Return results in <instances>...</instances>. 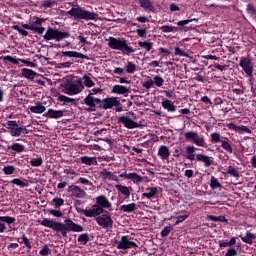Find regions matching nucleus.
<instances>
[{
  "instance_id": "obj_1",
  "label": "nucleus",
  "mask_w": 256,
  "mask_h": 256,
  "mask_svg": "<svg viewBox=\"0 0 256 256\" xmlns=\"http://www.w3.org/2000/svg\"><path fill=\"white\" fill-rule=\"evenodd\" d=\"M40 225L48 227L49 229L56 231V233H61L62 237H67V233H70V231L73 233H82L83 231V226L76 224L69 218L65 219L64 223L45 218L41 221Z\"/></svg>"
},
{
  "instance_id": "obj_2",
  "label": "nucleus",
  "mask_w": 256,
  "mask_h": 256,
  "mask_svg": "<svg viewBox=\"0 0 256 256\" xmlns=\"http://www.w3.org/2000/svg\"><path fill=\"white\" fill-rule=\"evenodd\" d=\"M112 205L109 198L105 195H100L96 198V204L92 205L90 209H82L76 207L77 213H82L85 217H99L105 213V209H111Z\"/></svg>"
},
{
  "instance_id": "obj_3",
  "label": "nucleus",
  "mask_w": 256,
  "mask_h": 256,
  "mask_svg": "<svg viewBox=\"0 0 256 256\" xmlns=\"http://www.w3.org/2000/svg\"><path fill=\"white\" fill-rule=\"evenodd\" d=\"M106 41L108 42V47L110 49L121 51L122 55H131V53H135V50L127 44L125 38L109 37Z\"/></svg>"
},
{
  "instance_id": "obj_4",
  "label": "nucleus",
  "mask_w": 256,
  "mask_h": 256,
  "mask_svg": "<svg viewBox=\"0 0 256 256\" xmlns=\"http://www.w3.org/2000/svg\"><path fill=\"white\" fill-rule=\"evenodd\" d=\"M63 89V93L66 95H79L84 89L85 86L83 85V80L81 78L77 80L67 79L64 83L61 84Z\"/></svg>"
},
{
  "instance_id": "obj_5",
  "label": "nucleus",
  "mask_w": 256,
  "mask_h": 256,
  "mask_svg": "<svg viewBox=\"0 0 256 256\" xmlns=\"http://www.w3.org/2000/svg\"><path fill=\"white\" fill-rule=\"evenodd\" d=\"M67 13L71 17H74V19H84L85 21L97 20V13L87 11L81 7H73Z\"/></svg>"
},
{
  "instance_id": "obj_6",
  "label": "nucleus",
  "mask_w": 256,
  "mask_h": 256,
  "mask_svg": "<svg viewBox=\"0 0 256 256\" xmlns=\"http://www.w3.org/2000/svg\"><path fill=\"white\" fill-rule=\"evenodd\" d=\"M71 34L69 32H63L59 29L48 28L43 36L44 41H56V43H60L63 39H69Z\"/></svg>"
},
{
  "instance_id": "obj_7",
  "label": "nucleus",
  "mask_w": 256,
  "mask_h": 256,
  "mask_svg": "<svg viewBox=\"0 0 256 256\" xmlns=\"http://www.w3.org/2000/svg\"><path fill=\"white\" fill-rule=\"evenodd\" d=\"M43 23H45V19L36 18L34 22L30 24H22L23 29H28L29 31H33V33H38V35H43L45 33V27H43Z\"/></svg>"
},
{
  "instance_id": "obj_8",
  "label": "nucleus",
  "mask_w": 256,
  "mask_h": 256,
  "mask_svg": "<svg viewBox=\"0 0 256 256\" xmlns=\"http://www.w3.org/2000/svg\"><path fill=\"white\" fill-rule=\"evenodd\" d=\"M184 137L186 141H192V143H194V145H197V147L205 146V139L201 137L197 132H194V131L185 132Z\"/></svg>"
},
{
  "instance_id": "obj_9",
  "label": "nucleus",
  "mask_w": 256,
  "mask_h": 256,
  "mask_svg": "<svg viewBox=\"0 0 256 256\" xmlns=\"http://www.w3.org/2000/svg\"><path fill=\"white\" fill-rule=\"evenodd\" d=\"M117 245V249H123L126 251V249H134L139 247L137 243L131 241V238L129 236H122L120 241L115 242Z\"/></svg>"
},
{
  "instance_id": "obj_10",
  "label": "nucleus",
  "mask_w": 256,
  "mask_h": 256,
  "mask_svg": "<svg viewBox=\"0 0 256 256\" xmlns=\"http://www.w3.org/2000/svg\"><path fill=\"white\" fill-rule=\"evenodd\" d=\"M96 223L103 229H111L113 227V219L109 214L96 216Z\"/></svg>"
},
{
  "instance_id": "obj_11",
  "label": "nucleus",
  "mask_w": 256,
  "mask_h": 256,
  "mask_svg": "<svg viewBox=\"0 0 256 256\" xmlns=\"http://www.w3.org/2000/svg\"><path fill=\"white\" fill-rule=\"evenodd\" d=\"M239 65L244 73H246L247 77H253V62H251L249 57H241Z\"/></svg>"
},
{
  "instance_id": "obj_12",
  "label": "nucleus",
  "mask_w": 256,
  "mask_h": 256,
  "mask_svg": "<svg viewBox=\"0 0 256 256\" xmlns=\"http://www.w3.org/2000/svg\"><path fill=\"white\" fill-rule=\"evenodd\" d=\"M121 105V101L117 97H108L101 100L100 107L107 111V109H113V107H119Z\"/></svg>"
},
{
  "instance_id": "obj_13",
  "label": "nucleus",
  "mask_w": 256,
  "mask_h": 256,
  "mask_svg": "<svg viewBox=\"0 0 256 256\" xmlns=\"http://www.w3.org/2000/svg\"><path fill=\"white\" fill-rule=\"evenodd\" d=\"M164 83H165V80L163 79V77L156 75L153 77V80L150 79L144 82L143 87H145V89H153L154 85L155 87H162Z\"/></svg>"
},
{
  "instance_id": "obj_14",
  "label": "nucleus",
  "mask_w": 256,
  "mask_h": 256,
  "mask_svg": "<svg viewBox=\"0 0 256 256\" xmlns=\"http://www.w3.org/2000/svg\"><path fill=\"white\" fill-rule=\"evenodd\" d=\"M68 193H71V197H75L76 199H85L87 192L81 189L79 186L71 185L68 187Z\"/></svg>"
},
{
  "instance_id": "obj_15",
  "label": "nucleus",
  "mask_w": 256,
  "mask_h": 256,
  "mask_svg": "<svg viewBox=\"0 0 256 256\" xmlns=\"http://www.w3.org/2000/svg\"><path fill=\"white\" fill-rule=\"evenodd\" d=\"M83 101H84V105H87L88 107H90V111H95V107H97V105L101 107V99L95 98L91 96V94H88Z\"/></svg>"
},
{
  "instance_id": "obj_16",
  "label": "nucleus",
  "mask_w": 256,
  "mask_h": 256,
  "mask_svg": "<svg viewBox=\"0 0 256 256\" xmlns=\"http://www.w3.org/2000/svg\"><path fill=\"white\" fill-rule=\"evenodd\" d=\"M14 223H15V217L0 216V233H5V231H7V225H9L11 229V225H13Z\"/></svg>"
},
{
  "instance_id": "obj_17",
  "label": "nucleus",
  "mask_w": 256,
  "mask_h": 256,
  "mask_svg": "<svg viewBox=\"0 0 256 256\" xmlns=\"http://www.w3.org/2000/svg\"><path fill=\"white\" fill-rule=\"evenodd\" d=\"M119 123H123L126 129H137L140 127L139 123L131 120L129 116H120L118 118Z\"/></svg>"
},
{
  "instance_id": "obj_18",
  "label": "nucleus",
  "mask_w": 256,
  "mask_h": 256,
  "mask_svg": "<svg viewBox=\"0 0 256 256\" xmlns=\"http://www.w3.org/2000/svg\"><path fill=\"white\" fill-rule=\"evenodd\" d=\"M119 177H121L122 179H127L128 181H132V183H134L135 185H139V183H141V181H143V177H141L140 175H138L135 172L121 173L119 175Z\"/></svg>"
},
{
  "instance_id": "obj_19",
  "label": "nucleus",
  "mask_w": 256,
  "mask_h": 256,
  "mask_svg": "<svg viewBox=\"0 0 256 256\" xmlns=\"http://www.w3.org/2000/svg\"><path fill=\"white\" fill-rule=\"evenodd\" d=\"M65 110H55V109H48L47 113L44 114L45 117L49 119H61V117L65 116Z\"/></svg>"
},
{
  "instance_id": "obj_20",
  "label": "nucleus",
  "mask_w": 256,
  "mask_h": 256,
  "mask_svg": "<svg viewBox=\"0 0 256 256\" xmlns=\"http://www.w3.org/2000/svg\"><path fill=\"white\" fill-rule=\"evenodd\" d=\"M61 57H72L74 59H88L87 55L77 51H62Z\"/></svg>"
},
{
  "instance_id": "obj_21",
  "label": "nucleus",
  "mask_w": 256,
  "mask_h": 256,
  "mask_svg": "<svg viewBox=\"0 0 256 256\" xmlns=\"http://www.w3.org/2000/svg\"><path fill=\"white\" fill-rule=\"evenodd\" d=\"M139 5L148 13H155V6L151 3V0H139Z\"/></svg>"
},
{
  "instance_id": "obj_22",
  "label": "nucleus",
  "mask_w": 256,
  "mask_h": 256,
  "mask_svg": "<svg viewBox=\"0 0 256 256\" xmlns=\"http://www.w3.org/2000/svg\"><path fill=\"white\" fill-rule=\"evenodd\" d=\"M29 130L25 126L17 127L15 130L10 131L12 137H21V135H28Z\"/></svg>"
},
{
  "instance_id": "obj_23",
  "label": "nucleus",
  "mask_w": 256,
  "mask_h": 256,
  "mask_svg": "<svg viewBox=\"0 0 256 256\" xmlns=\"http://www.w3.org/2000/svg\"><path fill=\"white\" fill-rule=\"evenodd\" d=\"M163 109H166V111H168V113H175L177 111V106H175V104H173V102L171 100H164L161 103Z\"/></svg>"
},
{
  "instance_id": "obj_24",
  "label": "nucleus",
  "mask_w": 256,
  "mask_h": 256,
  "mask_svg": "<svg viewBox=\"0 0 256 256\" xmlns=\"http://www.w3.org/2000/svg\"><path fill=\"white\" fill-rule=\"evenodd\" d=\"M195 151H197V148L189 145L186 147V153L183 154V157H186L189 161H195Z\"/></svg>"
},
{
  "instance_id": "obj_25",
  "label": "nucleus",
  "mask_w": 256,
  "mask_h": 256,
  "mask_svg": "<svg viewBox=\"0 0 256 256\" xmlns=\"http://www.w3.org/2000/svg\"><path fill=\"white\" fill-rule=\"evenodd\" d=\"M196 159L201 163H204L205 167H211L213 165V160L211 159V157L205 154L196 155Z\"/></svg>"
},
{
  "instance_id": "obj_26",
  "label": "nucleus",
  "mask_w": 256,
  "mask_h": 256,
  "mask_svg": "<svg viewBox=\"0 0 256 256\" xmlns=\"http://www.w3.org/2000/svg\"><path fill=\"white\" fill-rule=\"evenodd\" d=\"M101 175L103 179H109V181H115L116 183H120L119 178L113 174V172L108 171L107 169H103L101 171Z\"/></svg>"
},
{
  "instance_id": "obj_27",
  "label": "nucleus",
  "mask_w": 256,
  "mask_h": 256,
  "mask_svg": "<svg viewBox=\"0 0 256 256\" xmlns=\"http://www.w3.org/2000/svg\"><path fill=\"white\" fill-rule=\"evenodd\" d=\"M171 152L169 151V147L162 145L158 149V156L161 157L163 160L169 159Z\"/></svg>"
},
{
  "instance_id": "obj_28",
  "label": "nucleus",
  "mask_w": 256,
  "mask_h": 256,
  "mask_svg": "<svg viewBox=\"0 0 256 256\" xmlns=\"http://www.w3.org/2000/svg\"><path fill=\"white\" fill-rule=\"evenodd\" d=\"M115 189H117L119 191V193H121V195H124V197L129 198L131 197V188L121 185V184H117L115 185Z\"/></svg>"
},
{
  "instance_id": "obj_29",
  "label": "nucleus",
  "mask_w": 256,
  "mask_h": 256,
  "mask_svg": "<svg viewBox=\"0 0 256 256\" xmlns=\"http://www.w3.org/2000/svg\"><path fill=\"white\" fill-rule=\"evenodd\" d=\"M47 108L41 104V102H37L35 106L30 107L31 113H36L37 115H41V113H45Z\"/></svg>"
},
{
  "instance_id": "obj_30",
  "label": "nucleus",
  "mask_w": 256,
  "mask_h": 256,
  "mask_svg": "<svg viewBox=\"0 0 256 256\" xmlns=\"http://www.w3.org/2000/svg\"><path fill=\"white\" fill-rule=\"evenodd\" d=\"M91 77H92L91 73H88V74H84L81 78L82 84L84 83L85 87H88L89 89L91 87H95V82L92 81Z\"/></svg>"
},
{
  "instance_id": "obj_31",
  "label": "nucleus",
  "mask_w": 256,
  "mask_h": 256,
  "mask_svg": "<svg viewBox=\"0 0 256 256\" xmlns=\"http://www.w3.org/2000/svg\"><path fill=\"white\" fill-rule=\"evenodd\" d=\"M112 93H116L117 95H125L126 93H129V88L123 85H115L112 88Z\"/></svg>"
},
{
  "instance_id": "obj_32",
  "label": "nucleus",
  "mask_w": 256,
  "mask_h": 256,
  "mask_svg": "<svg viewBox=\"0 0 256 256\" xmlns=\"http://www.w3.org/2000/svg\"><path fill=\"white\" fill-rule=\"evenodd\" d=\"M81 163L84 165H88L91 167V165H97V158L95 157H89V156H82L80 157Z\"/></svg>"
},
{
  "instance_id": "obj_33",
  "label": "nucleus",
  "mask_w": 256,
  "mask_h": 256,
  "mask_svg": "<svg viewBox=\"0 0 256 256\" xmlns=\"http://www.w3.org/2000/svg\"><path fill=\"white\" fill-rule=\"evenodd\" d=\"M146 191L148 192L142 194V197H146V199H153V197L159 193V189H157V187L147 188Z\"/></svg>"
},
{
  "instance_id": "obj_34",
  "label": "nucleus",
  "mask_w": 256,
  "mask_h": 256,
  "mask_svg": "<svg viewBox=\"0 0 256 256\" xmlns=\"http://www.w3.org/2000/svg\"><path fill=\"white\" fill-rule=\"evenodd\" d=\"M35 76H37V72L28 69V68H24L22 69V77H25L26 79H35Z\"/></svg>"
},
{
  "instance_id": "obj_35",
  "label": "nucleus",
  "mask_w": 256,
  "mask_h": 256,
  "mask_svg": "<svg viewBox=\"0 0 256 256\" xmlns=\"http://www.w3.org/2000/svg\"><path fill=\"white\" fill-rule=\"evenodd\" d=\"M135 209H137V204L135 203L120 206V211H123V213H133Z\"/></svg>"
},
{
  "instance_id": "obj_36",
  "label": "nucleus",
  "mask_w": 256,
  "mask_h": 256,
  "mask_svg": "<svg viewBox=\"0 0 256 256\" xmlns=\"http://www.w3.org/2000/svg\"><path fill=\"white\" fill-rule=\"evenodd\" d=\"M256 239L255 234L251 233V232H246V236L243 237L241 236V241H243V243H248V245H253V240Z\"/></svg>"
},
{
  "instance_id": "obj_37",
  "label": "nucleus",
  "mask_w": 256,
  "mask_h": 256,
  "mask_svg": "<svg viewBox=\"0 0 256 256\" xmlns=\"http://www.w3.org/2000/svg\"><path fill=\"white\" fill-rule=\"evenodd\" d=\"M223 173H224V175H231L232 177L239 178V172L233 166H229L228 169L225 172H223Z\"/></svg>"
},
{
  "instance_id": "obj_38",
  "label": "nucleus",
  "mask_w": 256,
  "mask_h": 256,
  "mask_svg": "<svg viewBox=\"0 0 256 256\" xmlns=\"http://www.w3.org/2000/svg\"><path fill=\"white\" fill-rule=\"evenodd\" d=\"M126 73H129L130 75H133L135 71H137V65H135L133 62H127L125 66Z\"/></svg>"
},
{
  "instance_id": "obj_39",
  "label": "nucleus",
  "mask_w": 256,
  "mask_h": 256,
  "mask_svg": "<svg viewBox=\"0 0 256 256\" xmlns=\"http://www.w3.org/2000/svg\"><path fill=\"white\" fill-rule=\"evenodd\" d=\"M235 243H237V238L232 237L229 242L219 241V247L220 248L231 247V246L235 245Z\"/></svg>"
},
{
  "instance_id": "obj_40",
  "label": "nucleus",
  "mask_w": 256,
  "mask_h": 256,
  "mask_svg": "<svg viewBox=\"0 0 256 256\" xmlns=\"http://www.w3.org/2000/svg\"><path fill=\"white\" fill-rule=\"evenodd\" d=\"M139 47H142V49H145V51H151L153 49V42L148 41H139L138 42Z\"/></svg>"
},
{
  "instance_id": "obj_41",
  "label": "nucleus",
  "mask_w": 256,
  "mask_h": 256,
  "mask_svg": "<svg viewBox=\"0 0 256 256\" xmlns=\"http://www.w3.org/2000/svg\"><path fill=\"white\" fill-rule=\"evenodd\" d=\"M210 187L211 189H221L223 186L221 185V183H219V180H217L215 176H211Z\"/></svg>"
},
{
  "instance_id": "obj_42",
  "label": "nucleus",
  "mask_w": 256,
  "mask_h": 256,
  "mask_svg": "<svg viewBox=\"0 0 256 256\" xmlns=\"http://www.w3.org/2000/svg\"><path fill=\"white\" fill-rule=\"evenodd\" d=\"M211 143H221L223 141V137H221V134L214 132L210 134Z\"/></svg>"
},
{
  "instance_id": "obj_43",
  "label": "nucleus",
  "mask_w": 256,
  "mask_h": 256,
  "mask_svg": "<svg viewBox=\"0 0 256 256\" xmlns=\"http://www.w3.org/2000/svg\"><path fill=\"white\" fill-rule=\"evenodd\" d=\"M10 149L12 151H15L16 153H23L25 151V146H23L19 143H14L11 145Z\"/></svg>"
},
{
  "instance_id": "obj_44",
  "label": "nucleus",
  "mask_w": 256,
  "mask_h": 256,
  "mask_svg": "<svg viewBox=\"0 0 256 256\" xmlns=\"http://www.w3.org/2000/svg\"><path fill=\"white\" fill-rule=\"evenodd\" d=\"M11 183L13 185H17L18 187H21V189H25V187H29V184L25 183L24 181H22L19 178H14Z\"/></svg>"
},
{
  "instance_id": "obj_45",
  "label": "nucleus",
  "mask_w": 256,
  "mask_h": 256,
  "mask_svg": "<svg viewBox=\"0 0 256 256\" xmlns=\"http://www.w3.org/2000/svg\"><path fill=\"white\" fill-rule=\"evenodd\" d=\"M78 243H81V245H87V243H89V234H80L78 237Z\"/></svg>"
},
{
  "instance_id": "obj_46",
  "label": "nucleus",
  "mask_w": 256,
  "mask_h": 256,
  "mask_svg": "<svg viewBox=\"0 0 256 256\" xmlns=\"http://www.w3.org/2000/svg\"><path fill=\"white\" fill-rule=\"evenodd\" d=\"M221 145H222V149H224V151H227V153H233V147L227 140L221 141Z\"/></svg>"
},
{
  "instance_id": "obj_47",
  "label": "nucleus",
  "mask_w": 256,
  "mask_h": 256,
  "mask_svg": "<svg viewBox=\"0 0 256 256\" xmlns=\"http://www.w3.org/2000/svg\"><path fill=\"white\" fill-rule=\"evenodd\" d=\"M160 31H162V33H175L177 32V27L165 25L160 28Z\"/></svg>"
},
{
  "instance_id": "obj_48",
  "label": "nucleus",
  "mask_w": 256,
  "mask_h": 256,
  "mask_svg": "<svg viewBox=\"0 0 256 256\" xmlns=\"http://www.w3.org/2000/svg\"><path fill=\"white\" fill-rule=\"evenodd\" d=\"M30 165L32 167H41L43 165V158L38 157L30 160Z\"/></svg>"
},
{
  "instance_id": "obj_49",
  "label": "nucleus",
  "mask_w": 256,
  "mask_h": 256,
  "mask_svg": "<svg viewBox=\"0 0 256 256\" xmlns=\"http://www.w3.org/2000/svg\"><path fill=\"white\" fill-rule=\"evenodd\" d=\"M52 202L55 209H59V207H62V205H65V200H63V198H54Z\"/></svg>"
},
{
  "instance_id": "obj_50",
  "label": "nucleus",
  "mask_w": 256,
  "mask_h": 256,
  "mask_svg": "<svg viewBox=\"0 0 256 256\" xmlns=\"http://www.w3.org/2000/svg\"><path fill=\"white\" fill-rule=\"evenodd\" d=\"M6 125H7V129H9L10 131H15L19 127V124H17V121H13V120H9L8 122H6Z\"/></svg>"
},
{
  "instance_id": "obj_51",
  "label": "nucleus",
  "mask_w": 256,
  "mask_h": 256,
  "mask_svg": "<svg viewBox=\"0 0 256 256\" xmlns=\"http://www.w3.org/2000/svg\"><path fill=\"white\" fill-rule=\"evenodd\" d=\"M39 255L41 256L51 255V250L49 249V246L47 244H44L42 246V249L39 251Z\"/></svg>"
},
{
  "instance_id": "obj_52",
  "label": "nucleus",
  "mask_w": 256,
  "mask_h": 256,
  "mask_svg": "<svg viewBox=\"0 0 256 256\" xmlns=\"http://www.w3.org/2000/svg\"><path fill=\"white\" fill-rule=\"evenodd\" d=\"M3 173L4 175H13V173H15V166H11V165L5 166L3 168Z\"/></svg>"
},
{
  "instance_id": "obj_53",
  "label": "nucleus",
  "mask_w": 256,
  "mask_h": 256,
  "mask_svg": "<svg viewBox=\"0 0 256 256\" xmlns=\"http://www.w3.org/2000/svg\"><path fill=\"white\" fill-rule=\"evenodd\" d=\"M58 101H61L62 103H75V99L69 98L65 95H60L58 97Z\"/></svg>"
},
{
  "instance_id": "obj_54",
  "label": "nucleus",
  "mask_w": 256,
  "mask_h": 256,
  "mask_svg": "<svg viewBox=\"0 0 256 256\" xmlns=\"http://www.w3.org/2000/svg\"><path fill=\"white\" fill-rule=\"evenodd\" d=\"M20 243H24L25 247H27V249H33V246L31 245V241H29V238H27V236L25 234L22 235V242Z\"/></svg>"
},
{
  "instance_id": "obj_55",
  "label": "nucleus",
  "mask_w": 256,
  "mask_h": 256,
  "mask_svg": "<svg viewBox=\"0 0 256 256\" xmlns=\"http://www.w3.org/2000/svg\"><path fill=\"white\" fill-rule=\"evenodd\" d=\"M171 231H173V227L171 226H165L164 229L161 231L160 235L161 237H167Z\"/></svg>"
},
{
  "instance_id": "obj_56",
  "label": "nucleus",
  "mask_w": 256,
  "mask_h": 256,
  "mask_svg": "<svg viewBox=\"0 0 256 256\" xmlns=\"http://www.w3.org/2000/svg\"><path fill=\"white\" fill-rule=\"evenodd\" d=\"M193 21H197V19L194 18V19L181 20L177 22V25L178 27H185V25H189V23H193Z\"/></svg>"
},
{
  "instance_id": "obj_57",
  "label": "nucleus",
  "mask_w": 256,
  "mask_h": 256,
  "mask_svg": "<svg viewBox=\"0 0 256 256\" xmlns=\"http://www.w3.org/2000/svg\"><path fill=\"white\" fill-rule=\"evenodd\" d=\"M175 55H178L179 57H189V54L185 53L181 48L175 47L174 48Z\"/></svg>"
},
{
  "instance_id": "obj_58",
  "label": "nucleus",
  "mask_w": 256,
  "mask_h": 256,
  "mask_svg": "<svg viewBox=\"0 0 256 256\" xmlns=\"http://www.w3.org/2000/svg\"><path fill=\"white\" fill-rule=\"evenodd\" d=\"M12 29H14V31H18V33H21L23 37H27V35H29V32H27L25 29L20 28L19 25H14Z\"/></svg>"
},
{
  "instance_id": "obj_59",
  "label": "nucleus",
  "mask_w": 256,
  "mask_h": 256,
  "mask_svg": "<svg viewBox=\"0 0 256 256\" xmlns=\"http://www.w3.org/2000/svg\"><path fill=\"white\" fill-rule=\"evenodd\" d=\"M73 65V62H62L57 65L58 69H69Z\"/></svg>"
},
{
  "instance_id": "obj_60",
  "label": "nucleus",
  "mask_w": 256,
  "mask_h": 256,
  "mask_svg": "<svg viewBox=\"0 0 256 256\" xmlns=\"http://www.w3.org/2000/svg\"><path fill=\"white\" fill-rule=\"evenodd\" d=\"M181 155H184L183 148H181V146H176L174 148V157H181Z\"/></svg>"
},
{
  "instance_id": "obj_61",
  "label": "nucleus",
  "mask_w": 256,
  "mask_h": 256,
  "mask_svg": "<svg viewBox=\"0 0 256 256\" xmlns=\"http://www.w3.org/2000/svg\"><path fill=\"white\" fill-rule=\"evenodd\" d=\"M187 217H189V215H187V214L178 216L175 225H179V224L183 223V221H185V219H187Z\"/></svg>"
},
{
  "instance_id": "obj_62",
  "label": "nucleus",
  "mask_w": 256,
  "mask_h": 256,
  "mask_svg": "<svg viewBox=\"0 0 256 256\" xmlns=\"http://www.w3.org/2000/svg\"><path fill=\"white\" fill-rule=\"evenodd\" d=\"M48 212L50 213V215H53V217H61L63 215V213L59 210H48Z\"/></svg>"
},
{
  "instance_id": "obj_63",
  "label": "nucleus",
  "mask_w": 256,
  "mask_h": 256,
  "mask_svg": "<svg viewBox=\"0 0 256 256\" xmlns=\"http://www.w3.org/2000/svg\"><path fill=\"white\" fill-rule=\"evenodd\" d=\"M79 183H81L82 185H92V183H91V181H89V179L83 178V177L79 178Z\"/></svg>"
},
{
  "instance_id": "obj_64",
  "label": "nucleus",
  "mask_w": 256,
  "mask_h": 256,
  "mask_svg": "<svg viewBox=\"0 0 256 256\" xmlns=\"http://www.w3.org/2000/svg\"><path fill=\"white\" fill-rule=\"evenodd\" d=\"M137 35L140 37H145L147 35V29H137L136 30Z\"/></svg>"
}]
</instances>
